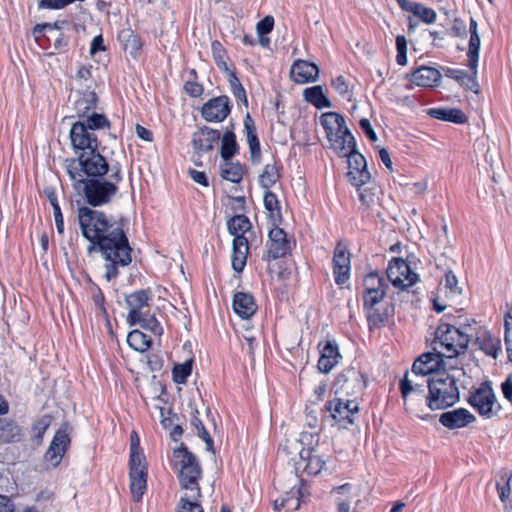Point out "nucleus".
I'll use <instances>...</instances> for the list:
<instances>
[{"label": "nucleus", "instance_id": "nucleus-1", "mask_svg": "<svg viewBox=\"0 0 512 512\" xmlns=\"http://www.w3.org/2000/svg\"><path fill=\"white\" fill-rule=\"evenodd\" d=\"M127 221L115 219L113 216L102 228L99 236L87 246V252L100 253L104 259V278L107 281L114 280L119 275V269L128 266L132 262V248L126 234Z\"/></svg>", "mask_w": 512, "mask_h": 512}, {"label": "nucleus", "instance_id": "nucleus-2", "mask_svg": "<svg viewBox=\"0 0 512 512\" xmlns=\"http://www.w3.org/2000/svg\"><path fill=\"white\" fill-rule=\"evenodd\" d=\"M463 374V369L451 368L449 371L444 370L429 377L427 381L428 394L424 407L434 411L456 404L460 399L457 383Z\"/></svg>", "mask_w": 512, "mask_h": 512}, {"label": "nucleus", "instance_id": "nucleus-3", "mask_svg": "<svg viewBox=\"0 0 512 512\" xmlns=\"http://www.w3.org/2000/svg\"><path fill=\"white\" fill-rule=\"evenodd\" d=\"M172 464L177 471L181 489L193 499H200L202 496L199 480L202 477V468L198 458L188 451L184 444L173 451Z\"/></svg>", "mask_w": 512, "mask_h": 512}, {"label": "nucleus", "instance_id": "nucleus-4", "mask_svg": "<svg viewBox=\"0 0 512 512\" xmlns=\"http://www.w3.org/2000/svg\"><path fill=\"white\" fill-rule=\"evenodd\" d=\"M456 324L441 322L434 333L431 343L432 350L442 354L445 358H454L464 354L470 341L467 331L470 325L459 323L457 327Z\"/></svg>", "mask_w": 512, "mask_h": 512}, {"label": "nucleus", "instance_id": "nucleus-5", "mask_svg": "<svg viewBox=\"0 0 512 512\" xmlns=\"http://www.w3.org/2000/svg\"><path fill=\"white\" fill-rule=\"evenodd\" d=\"M122 171L118 164L112 165L108 179L90 178L83 182H75V187L80 189L85 201L92 207L108 204L117 194L118 185L122 181Z\"/></svg>", "mask_w": 512, "mask_h": 512}, {"label": "nucleus", "instance_id": "nucleus-6", "mask_svg": "<svg viewBox=\"0 0 512 512\" xmlns=\"http://www.w3.org/2000/svg\"><path fill=\"white\" fill-rule=\"evenodd\" d=\"M67 173L75 182L90 178H103L110 174L111 166L98 150L85 151L77 159L67 161Z\"/></svg>", "mask_w": 512, "mask_h": 512}, {"label": "nucleus", "instance_id": "nucleus-7", "mask_svg": "<svg viewBox=\"0 0 512 512\" xmlns=\"http://www.w3.org/2000/svg\"><path fill=\"white\" fill-rule=\"evenodd\" d=\"M427 381L426 377L413 376L412 371L406 372L400 381V391L406 410L422 419L425 418L421 412L426 404L425 386H427Z\"/></svg>", "mask_w": 512, "mask_h": 512}, {"label": "nucleus", "instance_id": "nucleus-8", "mask_svg": "<svg viewBox=\"0 0 512 512\" xmlns=\"http://www.w3.org/2000/svg\"><path fill=\"white\" fill-rule=\"evenodd\" d=\"M330 147L336 154H345L347 149L345 143L354 139L346 125L345 118L337 112H326L320 117Z\"/></svg>", "mask_w": 512, "mask_h": 512}, {"label": "nucleus", "instance_id": "nucleus-9", "mask_svg": "<svg viewBox=\"0 0 512 512\" xmlns=\"http://www.w3.org/2000/svg\"><path fill=\"white\" fill-rule=\"evenodd\" d=\"M112 216L88 206L77 209V220L82 236L91 244Z\"/></svg>", "mask_w": 512, "mask_h": 512}, {"label": "nucleus", "instance_id": "nucleus-10", "mask_svg": "<svg viewBox=\"0 0 512 512\" xmlns=\"http://www.w3.org/2000/svg\"><path fill=\"white\" fill-rule=\"evenodd\" d=\"M347 152L345 154H337L339 157L348 159L347 177L349 182L360 187L370 180V173L367 170V164L364 156L356 150L355 139L344 144Z\"/></svg>", "mask_w": 512, "mask_h": 512}, {"label": "nucleus", "instance_id": "nucleus-11", "mask_svg": "<svg viewBox=\"0 0 512 512\" xmlns=\"http://www.w3.org/2000/svg\"><path fill=\"white\" fill-rule=\"evenodd\" d=\"M326 409L341 427L347 428L354 423L359 413V404L356 398H334L327 402Z\"/></svg>", "mask_w": 512, "mask_h": 512}, {"label": "nucleus", "instance_id": "nucleus-12", "mask_svg": "<svg viewBox=\"0 0 512 512\" xmlns=\"http://www.w3.org/2000/svg\"><path fill=\"white\" fill-rule=\"evenodd\" d=\"M395 288L405 290L413 286L418 275L413 272L409 264L402 258H393L387 267L386 277Z\"/></svg>", "mask_w": 512, "mask_h": 512}, {"label": "nucleus", "instance_id": "nucleus-13", "mask_svg": "<svg viewBox=\"0 0 512 512\" xmlns=\"http://www.w3.org/2000/svg\"><path fill=\"white\" fill-rule=\"evenodd\" d=\"M388 282L377 272L368 273L363 279V305H378L385 297Z\"/></svg>", "mask_w": 512, "mask_h": 512}, {"label": "nucleus", "instance_id": "nucleus-14", "mask_svg": "<svg viewBox=\"0 0 512 512\" xmlns=\"http://www.w3.org/2000/svg\"><path fill=\"white\" fill-rule=\"evenodd\" d=\"M335 386L346 396H354L357 399L366 388L367 379L358 369L348 368L337 376Z\"/></svg>", "mask_w": 512, "mask_h": 512}, {"label": "nucleus", "instance_id": "nucleus-15", "mask_svg": "<svg viewBox=\"0 0 512 512\" xmlns=\"http://www.w3.org/2000/svg\"><path fill=\"white\" fill-rule=\"evenodd\" d=\"M468 403L485 418H491L495 413L496 396L492 387L484 383L468 398Z\"/></svg>", "mask_w": 512, "mask_h": 512}, {"label": "nucleus", "instance_id": "nucleus-16", "mask_svg": "<svg viewBox=\"0 0 512 512\" xmlns=\"http://www.w3.org/2000/svg\"><path fill=\"white\" fill-rule=\"evenodd\" d=\"M440 353L432 350V352L423 353L416 359L412 365L411 371L413 376H421L425 378L429 375H435L436 373L443 372L446 370L444 358Z\"/></svg>", "mask_w": 512, "mask_h": 512}, {"label": "nucleus", "instance_id": "nucleus-17", "mask_svg": "<svg viewBox=\"0 0 512 512\" xmlns=\"http://www.w3.org/2000/svg\"><path fill=\"white\" fill-rule=\"evenodd\" d=\"M291 250V242L287 239L286 232L280 227H274L269 231L266 256L264 260H276L285 257Z\"/></svg>", "mask_w": 512, "mask_h": 512}, {"label": "nucleus", "instance_id": "nucleus-18", "mask_svg": "<svg viewBox=\"0 0 512 512\" xmlns=\"http://www.w3.org/2000/svg\"><path fill=\"white\" fill-rule=\"evenodd\" d=\"M71 144L74 149L91 151L98 150V139L95 132L84 126L82 122H75L70 130Z\"/></svg>", "mask_w": 512, "mask_h": 512}, {"label": "nucleus", "instance_id": "nucleus-19", "mask_svg": "<svg viewBox=\"0 0 512 512\" xmlns=\"http://www.w3.org/2000/svg\"><path fill=\"white\" fill-rule=\"evenodd\" d=\"M231 112L230 99L226 95L214 97L206 102L201 110L203 118L208 122H222Z\"/></svg>", "mask_w": 512, "mask_h": 512}, {"label": "nucleus", "instance_id": "nucleus-20", "mask_svg": "<svg viewBox=\"0 0 512 512\" xmlns=\"http://www.w3.org/2000/svg\"><path fill=\"white\" fill-rule=\"evenodd\" d=\"M350 270V252L344 245L338 243L333 253V275L337 285H343L349 280Z\"/></svg>", "mask_w": 512, "mask_h": 512}, {"label": "nucleus", "instance_id": "nucleus-21", "mask_svg": "<svg viewBox=\"0 0 512 512\" xmlns=\"http://www.w3.org/2000/svg\"><path fill=\"white\" fill-rule=\"evenodd\" d=\"M69 445L70 437L68 433L64 430H58L45 453V461L53 468L57 467L61 463Z\"/></svg>", "mask_w": 512, "mask_h": 512}, {"label": "nucleus", "instance_id": "nucleus-22", "mask_svg": "<svg viewBox=\"0 0 512 512\" xmlns=\"http://www.w3.org/2000/svg\"><path fill=\"white\" fill-rule=\"evenodd\" d=\"M221 135L218 130L204 126L192 134V147L200 156L213 150L214 145L218 143Z\"/></svg>", "mask_w": 512, "mask_h": 512}, {"label": "nucleus", "instance_id": "nucleus-23", "mask_svg": "<svg viewBox=\"0 0 512 512\" xmlns=\"http://www.w3.org/2000/svg\"><path fill=\"white\" fill-rule=\"evenodd\" d=\"M320 358L318 360V369L322 373H329L341 359L338 345L331 340H325L319 343Z\"/></svg>", "mask_w": 512, "mask_h": 512}, {"label": "nucleus", "instance_id": "nucleus-24", "mask_svg": "<svg viewBox=\"0 0 512 512\" xmlns=\"http://www.w3.org/2000/svg\"><path fill=\"white\" fill-rule=\"evenodd\" d=\"M476 420L475 416L465 408L444 412L439 422L448 429H459L468 426Z\"/></svg>", "mask_w": 512, "mask_h": 512}, {"label": "nucleus", "instance_id": "nucleus-25", "mask_svg": "<svg viewBox=\"0 0 512 512\" xmlns=\"http://www.w3.org/2000/svg\"><path fill=\"white\" fill-rule=\"evenodd\" d=\"M300 459L295 464L296 472L306 473L307 475H318L324 465L325 461L313 453L311 449H302L299 453Z\"/></svg>", "mask_w": 512, "mask_h": 512}, {"label": "nucleus", "instance_id": "nucleus-26", "mask_svg": "<svg viewBox=\"0 0 512 512\" xmlns=\"http://www.w3.org/2000/svg\"><path fill=\"white\" fill-rule=\"evenodd\" d=\"M290 74L292 80L299 84L315 82L319 75V68L314 63L297 60L292 65Z\"/></svg>", "mask_w": 512, "mask_h": 512}, {"label": "nucleus", "instance_id": "nucleus-27", "mask_svg": "<svg viewBox=\"0 0 512 512\" xmlns=\"http://www.w3.org/2000/svg\"><path fill=\"white\" fill-rule=\"evenodd\" d=\"M244 130L249 145L251 161L253 164H259L262 156L260 142L254 120L249 113L244 118Z\"/></svg>", "mask_w": 512, "mask_h": 512}, {"label": "nucleus", "instance_id": "nucleus-28", "mask_svg": "<svg viewBox=\"0 0 512 512\" xmlns=\"http://www.w3.org/2000/svg\"><path fill=\"white\" fill-rule=\"evenodd\" d=\"M233 310L242 319H249L257 311L254 297L249 293H236L233 298Z\"/></svg>", "mask_w": 512, "mask_h": 512}, {"label": "nucleus", "instance_id": "nucleus-29", "mask_svg": "<svg viewBox=\"0 0 512 512\" xmlns=\"http://www.w3.org/2000/svg\"><path fill=\"white\" fill-rule=\"evenodd\" d=\"M441 79V73L433 67L422 66L411 74V82L421 87H432Z\"/></svg>", "mask_w": 512, "mask_h": 512}, {"label": "nucleus", "instance_id": "nucleus-30", "mask_svg": "<svg viewBox=\"0 0 512 512\" xmlns=\"http://www.w3.org/2000/svg\"><path fill=\"white\" fill-rule=\"evenodd\" d=\"M249 244L246 237H235L232 249V267L235 271L241 272L247 260Z\"/></svg>", "mask_w": 512, "mask_h": 512}, {"label": "nucleus", "instance_id": "nucleus-31", "mask_svg": "<svg viewBox=\"0 0 512 512\" xmlns=\"http://www.w3.org/2000/svg\"><path fill=\"white\" fill-rule=\"evenodd\" d=\"M130 491L135 502H139L147 488V470L131 469L130 473Z\"/></svg>", "mask_w": 512, "mask_h": 512}, {"label": "nucleus", "instance_id": "nucleus-32", "mask_svg": "<svg viewBox=\"0 0 512 512\" xmlns=\"http://www.w3.org/2000/svg\"><path fill=\"white\" fill-rule=\"evenodd\" d=\"M98 98L95 92L87 91L83 93L74 104V109L79 120L87 118V116L93 113L96 109Z\"/></svg>", "mask_w": 512, "mask_h": 512}, {"label": "nucleus", "instance_id": "nucleus-33", "mask_svg": "<svg viewBox=\"0 0 512 512\" xmlns=\"http://www.w3.org/2000/svg\"><path fill=\"white\" fill-rule=\"evenodd\" d=\"M153 293L151 289L136 290L125 297L128 308L151 307Z\"/></svg>", "mask_w": 512, "mask_h": 512}, {"label": "nucleus", "instance_id": "nucleus-34", "mask_svg": "<svg viewBox=\"0 0 512 512\" xmlns=\"http://www.w3.org/2000/svg\"><path fill=\"white\" fill-rule=\"evenodd\" d=\"M429 114L435 119L453 122L456 124H463L467 122V116L460 109L456 108L431 109Z\"/></svg>", "mask_w": 512, "mask_h": 512}, {"label": "nucleus", "instance_id": "nucleus-35", "mask_svg": "<svg viewBox=\"0 0 512 512\" xmlns=\"http://www.w3.org/2000/svg\"><path fill=\"white\" fill-rule=\"evenodd\" d=\"M304 98L307 102L313 104L316 108H329L331 101L325 96L323 88L320 85L306 88L304 90Z\"/></svg>", "mask_w": 512, "mask_h": 512}, {"label": "nucleus", "instance_id": "nucleus-36", "mask_svg": "<svg viewBox=\"0 0 512 512\" xmlns=\"http://www.w3.org/2000/svg\"><path fill=\"white\" fill-rule=\"evenodd\" d=\"M128 345L138 352L147 351L152 344V339L140 330H133L127 336Z\"/></svg>", "mask_w": 512, "mask_h": 512}, {"label": "nucleus", "instance_id": "nucleus-37", "mask_svg": "<svg viewBox=\"0 0 512 512\" xmlns=\"http://www.w3.org/2000/svg\"><path fill=\"white\" fill-rule=\"evenodd\" d=\"M227 227L234 238L245 237V233L251 228V222L245 215H236L227 222Z\"/></svg>", "mask_w": 512, "mask_h": 512}, {"label": "nucleus", "instance_id": "nucleus-38", "mask_svg": "<svg viewBox=\"0 0 512 512\" xmlns=\"http://www.w3.org/2000/svg\"><path fill=\"white\" fill-rule=\"evenodd\" d=\"M370 329H378L386 323L388 314L381 311L377 305H363Z\"/></svg>", "mask_w": 512, "mask_h": 512}, {"label": "nucleus", "instance_id": "nucleus-39", "mask_svg": "<svg viewBox=\"0 0 512 512\" xmlns=\"http://www.w3.org/2000/svg\"><path fill=\"white\" fill-rule=\"evenodd\" d=\"M480 43L481 41L479 34L470 35L467 57L468 67L471 70V73L474 74V76L477 75Z\"/></svg>", "mask_w": 512, "mask_h": 512}, {"label": "nucleus", "instance_id": "nucleus-40", "mask_svg": "<svg viewBox=\"0 0 512 512\" xmlns=\"http://www.w3.org/2000/svg\"><path fill=\"white\" fill-rule=\"evenodd\" d=\"M244 170L239 162L225 161L221 166V176L233 183H239L243 178Z\"/></svg>", "mask_w": 512, "mask_h": 512}, {"label": "nucleus", "instance_id": "nucleus-41", "mask_svg": "<svg viewBox=\"0 0 512 512\" xmlns=\"http://www.w3.org/2000/svg\"><path fill=\"white\" fill-rule=\"evenodd\" d=\"M479 343L480 349L493 358L497 357L498 351L500 350V340L493 337L490 333H484L476 338Z\"/></svg>", "mask_w": 512, "mask_h": 512}, {"label": "nucleus", "instance_id": "nucleus-42", "mask_svg": "<svg viewBox=\"0 0 512 512\" xmlns=\"http://www.w3.org/2000/svg\"><path fill=\"white\" fill-rule=\"evenodd\" d=\"M238 151L236 136L232 131H226L221 141V157L224 161L230 160Z\"/></svg>", "mask_w": 512, "mask_h": 512}, {"label": "nucleus", "instance_id": "nucleus-43", "mask_svg": "<svg viewBox=\"0 0 512 512\" xmlns=\"http://www.w3.org/2000/svg\"><path fill=\"white\" fill-rule=\"evenodd\" d=\"M280 178L279 169L277 164L274 162L272 164L268 163L265 165L263 172L259 176L260 185L269 189L272 187Z\"/></svg>", "mask_w": 512, "mask_h": 512}, {"label": "nucleus", "instance_id": "nucleus-44", "mask_svg": "<svg viewBox=\"0 0 512 512\" xmlns=\"http://www.w3.org/2000/svg\"><path fill=\"white\" fill-rule=\"evenodd\" d=\"M78 121L84 123V126L93 132L99 129L110 128V121L107 117L104 114L97 113L96 111L89 114L87 118L85 117Z\"/></svg>", "mask_w": 512, "mask_h": 512}, {"label": "nucleus", "instance_id": "nucleus-45", "mask_svg": "<svg viewBox=\"0 0 512 512\" xmlns=\"http://www.w3.org/2000/svg\"><path fill=\"white\" fill-rule=\"evenodd\" d=\"M362 186L358 187L359 192V200L361 202L360 209L362 212H367L378 203V197L375 193L374 188H361Z\"/></svg>", "mask_w": 512, "mask_h": 512}, {"label": "nucleus", "instance_id": "nucleus-46", "mask_svg": "<svg viewBox=\"0 0 512 512\" xmlns=\"http://www.w3.org/2000/svg\"><path fill=\"white\" fill-rule=\"evenodd\" d=\"M190 423L197 431L198 436L206 443L207 450H212L213 439L211 438L208 431L205 429L202 421L199 419V411L197 409L193 410Z\"/></svg>", "mask_w": 512, "mask_h": 512}, {"label": "nucleus", "instance_id": "nucleus-47", "mask_svg": "<svg viewBox=\"0 0 512 512\" xmlns=\"http://www.w3.org/2000/svg\"><path fill=\"white\" fill-rule=\"evenodd\" d=\"M228 75V81L230 84L231 91L233 95L241 102H243L245 105L248 104L246 91L244 87L242 86L240 80L236 76V73L232 70H229L226 72Z\"/></svg>", "mask_w": 512, "mask_h": 512}, {"label": "nucleus", "instance_id": "nucleus-48", "mask_svg": "<svg viewBox=\"0 0 512 512\" xmlns=\"http://www.w3.org/2000/svg\"><path fill=\"white\" fill-rule=\"evenodd\" d=\"M212 55L219 69L228 72L230 69L227 65V53L223 45L219 41H213L211 44Z\"/></svg>", "mask_w": 512, "mask_h": 512}, {"label": "nucleus", "instance_id": "nucleus-49", "mask_svg": "<svg viewBox=\"0 0 512 512\" xmlns=\"http://www.w3.org/2000/svg\"><path fill=\"white\" fill-rule=\"evenodd\" d=\"M446 76L457 80L458 82L464 84L465 80L471 83V86H468L474 92H478V83L476 82V75L472 73L471 76H468L466 71L461 69H448L446 71Z\"/></svg>", "mask_w": 512, "mask_h": 512}, {"label": "nucleus", "instance_id": "nucleus-50", "mask_svg": "<svg viewBox=\"0 0 512 512\" xmlns=\"http://www.w3.org/2000/svg\"><path fill=\"white\" fill-rule=\"evenodd\" d=\"M198 500L190 497L189 493H184L177 506V512H204Z\"/></svg>", "mask_w": 512, "mask_h": 512}, {"label": "nucleus", "instance_id": "nucleus-51", "mask_svg": "<svg viewBox=\"0 0 512 512\" xmlns=\"http://www.w3.org/2000/svg\"><path fill=\"white\" fill-rule=\"evenodd\" d=\"M192 372V363L191 361H186L182 364H177L174 366L172 370V376L174 382L178 384H184L187 381V378L190 376Z\"/></svg>", "mask_w": 512, "mask_h": 512}, {"label": "nucleus", "instance_id": "nucleus-52", "mask_svg": "<svg viewBox=\"0 0 512 512\" xmlns=\"http://www.w3.org/2000/svg\"><path fill=\"white\" fill-rule=\"evenodd\" d=\"M425 24H433L437 19V13L434 9L426 7L421 3H417L412 13Z\"/></svg>", "mask_w": 512, "mask_h": 512}, {"label": "nucleus", "instance_id": "nucleus-53", "mask_svg": "<svg viewBox=\"0 0 512 512\" xmlns=\"http://www.w3.org/2000/svg\"><path fill=\"white\" fill-rule=\"evenodd\" d=\"M142 46V39L138 35L134 34L132 31H129L124 43L125 50L128 51L130 55L135 58L142 49Z\"/></svg>", "mask_w": 512, "mask_h": 512}, {"label": "nucleus", "instance_id": "nucleus-54", "mask_svg": "<svg viewBox=\"0 0 512 512\" xmlns=\"http://www.w3.org/2000/svg\"><path fill=\"white\" fill-rule=\"evenodd\" d=\"M264 193V206L267 211H269L271 217H281L279 201L275 193L269 191Z\"/></svg>", "mask_w": 512, "mask_h": 512}, {"label": "nucleus", "instance_id": "nucleus-55", "mask_svg": "<svg viewBox=\"0 0 512 512\" xmlns=\"http://www.w3.org/2000/svg\"><path fill=\"white\" fill-rule=\"evenodd\" d=\"M137 325L152 332L154 335H161L163 333L161 324L152 313H149L147 317H144Z\"/></svg>", "mask_w": 512, "mask_h": 512}, {"label": "nucleus", "instance_id": "nucleus-56", "mask_svg": "<svg viewBox=\"0 0 512 512\" xmlns=\"http://www.w3.org/2000/svg\"><path fill=\"white\" fill-rule=\"evenodd\" d=\"M505 336L504 341L506 345L507 357L512 362V310L505 315L504 318Z\"/></svg>", "mask_w": 512, "mask_h": 512}, {"label": "nucleus", "instance_id": "nucleus-57", "mask_svg": "<svg viewBox=\"0 0 512 512\" xmlns=\"http://www.w3.org/2000/svg\"><path fill=\"white\" fill-rule=\"evenodd\" d=\"M151 313V307L129 308L127 323L129 326L137 325L144 317Z\"/></svg>", "mask_w": 512, "mask_h": 512}, {"label": "nucleus", "instance_id": "nucleus-58", "mask_svg": "<svg viewBox=\"0 0 512 512\" xmlns=\"http://www.w3.org/2000/svg\"><path fill=\"white\" fill-rule=\"evenodd\" d=\"M274 26V19L272 16H266L257 23L256 30L259 36H264L270 33Z\"/></svg>", "mask_w": 512, "mask_h": 512}, {"label": "nucleus", "instance_id": "nucleus-59", "mask_svg": "<svg viewBox=\"0 0 512 512\" xmlns=\"http://www.w3.org/2000/svg\"><path fill=\"white\" fill-rule=\"evenodd\" d=\"M467 33V26L460 18H455L450 28V34L454 37H465Z\"/></svg>", "mask_w": 512, "mask_h": 512}, {"label": "nucleus", "instance_id": "nucleus-60", "mask_svg": "<svg viewBox=\"0 0 512 512\" xmlns=\"http://www.w3.org/2000/svg\"><path fill=\"white\" fill-rule=\"evenodd\" d=\"M71 4V0H41L39 8L43 9H62Z\"/></svg>", "mask_w": 512, "mask_h": 512}, {"label": "nucleus", "instance_id": "nucleus-61", "mask_svg": "<svg viewBox=\"0 0 512 512\" xmlns=\"http://www.w3.org/2000/svg\"><path fill=\"white\" fill-rule=\"evenodd\" d=\"M135 444L131 443V455H130V470H147L146 466L142 464V456L135 452Z\"/></svg>", "mask_w": 512, "mask_h": 512}, {"label": "nucleus", "instance_id": "nucleus-62", "mask_svg": "<svg viewBox=\"0 0 512 512\" xmlns=\"http://www.w3.org/2000/svg\"><path fill=\"white\" fill-rule=\"evenodd\" d=\"M69 45V37L64 33L58 32L57 36L54 39V49L58 53H63L67 51Z\"/></svg>", "mask_w": 512, "mask_h": 512}, {"label": "nucleus", "instance_id": "nucleus-63", "mask_svg": "<svg viewBox=\"0 0 512 512\" xmlns=\"http://www.w3.org/2000/svg\"><path fill=\"white\" fill-rule=\"evenodd\" d=\"M445 287L450 290L451 293H459L460 288L458 287V280L452 271H448L444 276Z\"/></svg>", "mask_w": 512, "mask_h": 512}, {"label": "nucleus", "instance_id": "nucleus-64", "mask_svg": "<svg viewBox=\"0 0 512 512\" xmlns=\"http://www.w3.org/2000/svg\"><path fill=\"white\" fill-rule=\"evenodd\" d=\"M503 396L512 403V374L508 375L501 385Z\"/></svg>", "mask_w": 512, "mask_h": 512}]
</instances>
